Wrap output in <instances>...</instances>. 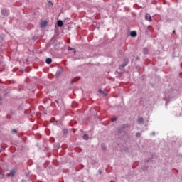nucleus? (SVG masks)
<instances>
[{
	"mask_svg": "<svg viewBox=\"0 0 182 182\" xmlns=\"http://www.w3.org/2000/svg\"><path fill=\"white\" fill-rule=\"evenodd\" d=\"M15 173H16V171L14 170H11L10 171V173L8 174V176L10 177H13V176H14Z\"/></svg>",
	"mask_w": 182,
	"mask_h": 182,
	"instance_id": "f257e3e1",
	"label": "nucleus"
},
{
	"mask_svg": "<svg viewBox=\"0 0 182 182\" xmlns=\"http://www.w3.org/2000/svg\"><path fill=\"white\" fill-rule=\"evenodd\" d=\"M145 19L150 21H151V17L149 14H146V16H145Z\"/></svg>",
	"mask_w": 182,
	"mask_h": 182,
	"instance_id": "f03ea898",
	"label": "nucleus"
},
{
	"mask_svg": "<svg viewBox=\"0 0 182 182\" xmlns=\"http://www.w3.org/2000/svg\"><path fill=\"white\" fill-rule=\"evenodd\" d=\"M47 24H48V23L45 21L41 23V28H45L47 26Z\"/></svg>",
	"mask_w": 182,
	"mask_h": 182,
	"instance_id": "7ed1b4c3",
	"label": "nucleus"
},
{
	"mask_svg": "<svg viewBox=\"0 0 182 182\" xmlns=\"http://www.w3.org/2000/svg\"><path fill=\"white\" fill-rule=\"evenodd\" d=\"M57 24L59 27H62L63 25V23L61 20H59L58 22H57Z\"/></svg>",
	"mask_w": 182,
	"mask_h": 182,
	"instance_id": "20e7f679",
	"label": "nucleus"
},
{
	"mask_svg": "<svg viewBox=\"0 0 182 182\" xmlns=\"http://www.w3.org/2000/svg\"><path fill=\"white\" fill-rule=\"evenodd\" d=\"M128 62H129L128 60H125L124 61V64H123V65H121V68H124V67L127 65Z\"/></svg>",
	"mask_w": 182,
	"mask_h": 182,
	"instance_id": "39448f33",
	"label": "nucleus"
},
{
	"mask_svg": "<svg viewBox=\"0 0 182 182\" xmlns=\"http://www.w3.org/2000/svg\"><path fill=\"white\" fill-rule=\"evenodd\" d=\"M130 34H131V36L132 37H136L137 36V33L136 31H132Z\"/></svg>",
	"mask_w": 182,
	"mask_h": 182,
	"instance_id": "423d86ee",
	"label": "nucleus"
},
{
	"mask_svg": "<svg viewBox=\"0 0 182 182\" xmlns=\"http://www.w3.org/2000/svg\"><path fill=\"white\" fill-rule=\"evenodd\" d=\"M51 62H52V59L51 58H47L46 59V63L48 65H50Z\"/></svg>",
	"mask_w": 182,
	"mask_h": 182,
	"instance_id": "0eeeda50",
	"label": "nucleus"
},
{
	"mask_svg": "<svg viewBox=\"0 0 182 182\" xmlns=\"http://www.w3.org/2000/svg\"><path fill=\"white\" fill-rule=\"evenodd\" d=\"M138 123L143 124L144 123V119L142 117L138 119Z\"/></svg>",
	"mask_w": 182,
	"mask_h": 182,
	"instance_id": "6e6552de",
	"label": "nucleus"
},
{
	"mask_svg": "<svg viewBox=\"0 0 182 182\" xmlns=\"http://www.w3.org/2000/svg\"><path fill=\"white\" fill-rule=\"evenodd\" d=\"M142 52L144 53V55H147V53H149V50L147 48H144Z\"/></svg>",
	"mask_w": 182,
	"mask_h": 182,
	"instance_id": "1a4fd4ad",
	"label": "nucleus"
},
{
	"mask_svg": "<svg viewBox=\"0 0 182 182\" xmlns=\"http://www.w3.org/2000/svg\"><path fill=\"white\" fill-rule=\"evenodd\" d=\"M88 139H89L88 135H87V134H84V136H83V139H84V140H88Z\"/></svg>",
	"mask_w": 182,
	"mask_h": 182,
	"instance_id": "9d476101",
	"label": "nucleus"
},
{
	"mask_svg": "<svg viewBox=\"0 0 182 182\" xmlns=\"http://www.w3.org/2000/svg\"><path fill=\"white\" fill-rule=\"evenodd\" d=\"M1 14H2L3 15L6 16V15H7L8 12H7V11H6V10H2V11H1Z\"/></svg>",
	"mask_w": 182,
	"mask_h": 182,
	"instance_id": "9b49d317",
	"label": "nucleus"
},
{
	"mask_svg": "<svg viewBox=\"0 0 182 182\" xmlns=\"http://www.w3.org/2000/svg\"><path fill=\"white\" fill-rule=\"evenodd\" d=\"M68 50H74V53H76L75 49V48H71L70 46H68Z\"/></svg>",
	"mask_w": 182,
	"mask_h": 182,
	"instance_id": "f8f14e48",
	"label": "nucleus"
},
{
	"mask_svg": "<svg viewBox=\"0 0 182 182\" xmlns=\"http://www.w3.org/2000/svg\"><path fill=\"white\" fill-rule=\"evenodd\" d=\"M117 120V119L116 117H114L112 121V122H115Z\"/></svg>",
	"mask_w": 182,
	"mask_h": 182,
	"instance_id": "ddd939ff",
	"label": "nucleus"
},
{
	"mask_svg": "<svg viewBox=\"0 0 182 182\" xmlns=\"http://www.w3.org/2000/svg\"><path fill=\"white\" fill-rule=\"evenodd\" d=\"M99 92H100V93H102L103 95H105L104 91H103V90H99Z\"/></svg>",
	"mask_w": 182,
	"mask_h": 182,
	"instance_id": "4468645a",
	"label": "nucleus"
},
{
	"mask_svg": "<svg viewBox=\"0 0 182 182\" xmlns=\"http://www.w3.org/2000/svg\"><path fill=\"white\" fill-rule=\"evenodd\" d=\"M12 133H14V134H16V133H17L16 129H13V130H12Z\"/></svg>",
	"mask_w": 182,
	"mask_h": 182,
	"instance_id": "2eb2a0df",
	"label": "nucleus"
},
{
	"mask_svg": "<svg viewBox=\"0 0 182 182\" xmlns=\"http://www.w3.org/2000/svg\"><path fill=\"white\" fill-rule=\"evenodd\" d=\"M48 4H49V6H53V3H52L51 1H49V2H48Z\"/></svg>",
	"mask_w": 182,
	"mask_h": 182,
	"instance_id": "dca6fc26",
	"label": "nucleus"
},
{
	"mask_svg": "<svg viewBox=\"0 0 182 182\" xmlns=\"http://www.w3.org/2000/svg\"><path fill=\"white\" fill-rule=\"evenodd\" d=\"M141 136L140 133H136V136L139 137Z\"/></svg>",
	"mask_w": 182,
	"mask_h": 182,
	"instance_id": "f3484780",
	"label": "nucleus"
},
{
	"mask_svg": "<svg viewBox=\"0 0 182 182\" xmlns=\"http://www.w3.org/2000/svg\"><path fill=\"white\" fill-rule=\"evenodd\" d=\"M100 173L101 174L102 173V172L100 171Z\"/></svg>",
	"mask_w": 182,
	"mask_h": 182,
	"instance_id": "a211bd4d",
	"label": "nucleus"
},
{
	"mask_svg": "<svg viewBox=\"0 0 182 182\" xmlns=\"http://www.w3.org/2000/svg\"><path fill=\"white\" fill-rule=\"evenodd\" d=\"M173 33H175V31H173Z\"/></svg>",
	"mask_w": 182,
	"mask_h": 182,
	"instance_id": "6ab92c4d",
	"label": "nucleus"
}]
</instances>
